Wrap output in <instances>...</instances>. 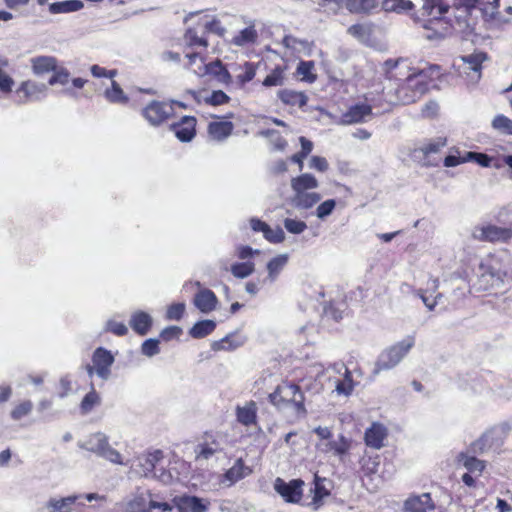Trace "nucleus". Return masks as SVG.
Listing matches in <instances>:
<instances>
[{"label":"nucleus","mask_w":512,"mask_h":512,"mask_svg":"<svg viewBox=\"0 0 512 512\" xmlns=\"http://www.w3.org/2000/svg\"><path fill=\"white\" fill-rule=\"evenodd\" d=\"M386 77L397 82L394 99L391 103L407 105L417 101L429 87L425 70L409 73V65L404 59H388L383 64Z\"/></svg>","instance_id":"f257e3e1"},{"label":"nucleus","mask_w":512,"mask_h":512,"mask_svg":"<svg viewBox=\"0 0 512 512\" xmlns=\"http://www.w3.org/2000/svg\"><path fill=\"white\" fill-rule=\"evenodd\" d=\"M319 186L318 180L310 173H303L291 179V189L293 196L291 204L297 209L307 210L312 208L321 200V195L310 190Z\"/></svg>","instance_id":"f03ea898"},{"label":"nucleus","mask_w":512,"mask_h":512,"mask_svg":"<svg viewBox=\"0 0 512 512\" xmlns=\"http://www.w3.org/2000/svg\"><path fill=\"white\" fill-rule=\"evenodd\" d=\"M372 107L366 103H358L348 108L346 112L333 114L320 110L319 120L323 125H353L365 123L373 117Z\"/></svg>","instance_id":"7ed1b4c3"},{"label":"nucleus","mask_w":512,"mask_h":512,"mask_svg":"<svg viewBox=\"0 0 512 512\" xmlns=\"http://www.w3.org/2000/svg\"><path fill=\"white\" fill-rule=\"evenodd\" d=\"M270 402L279 410L292 408L297 414H305L304 395L296 384L283 382L269 394Z\"/></svg>","instance_id":"20e7f679"},{"label":"nucleus","mask_w":512,"mask_h":512,"mask_svg":"<svg viewBox=\"0 0 512 512\" xmlns=\"http://www.w3.org/2000/svg\"><path fill=\"white\" fill-rule=\"evenodd\" d=\"M162 460L163 452L155 450L138 456L131 464V468L141 477H153L163 483H168L172 479V475L163 468H158Z\"/></svg>","instance_id":"39448f33"},{"label":"nucleus","mask_w":512,"mask_h":512,"mask_svg":"<svg viewBox=\"0 0 512 512\" xmlns=\"http://www.w3.org/2000/svg\"><path fill=\"white\" fill-rule=\"evenodd\" d=\"M173 505L160 494L150 490L137 492L127 502L125 512H172Z\"/></svg>","instance_id":"423d86ee"},{"label":"nucleus","mask_w":512,"mask_h":512,"mask_svg":"<svg viewBox=\"0 0 512 512\" xmlns=\"http://www.w3.org/2000/svg\"><path fill=\"white\" fill-rule=\"evenodd\" d=\"M415 345L414 336H407L403 340L385 349L378 357L373 374L377 375L381 371L390 370L398 365L402 359Z\"/></svg>","instance_id":"0eeeda50"},{"label":"nucleus","mask_w":512,"mask_h":512,"mask_svg":"<svg viewBox=\"0 0 512 512\" xmlns=\"http://www.w3.org/2000/svg\"><path fill=\"white\" fill-rule=\"evenodd\" d=\"M79 446L114 464H128L127 462H123L121 454L110 446L107 435L102 432L91 434L83 443H80Z\"/></svg>","instance_id":"6e6552de"},{"label":"nucleus","mask_w":512,"mask_h":512,"mask_svg":"<svg viewBox=\"0 0 512 512\" xmlns=\"http://www.w3.org/2000/svg\"><path fill=\"white\" fill-rule=\"evenodd\" d=\"M471 236L480 242L508 243L512 239V228L482 223L473 227Z\"/></svg>","instance_id":"1a4fd4ad"},{"label":"nucleus","mask_w":512,"mask_h":512,"mask_svg":"<svg viewBox=\"0 0 512 512\" xmlns=\"http://www.w3.org/2000/svg\"><path fill=\"white\" fill-rule=\"evenodd\" d=\"M186 57L189 60V65L192 66L199 61L197 68L193 69L194 73L203 76L206 74L214 76L218 81L228 83L231 79L230 73L225 68L220 60H216L205 64L201 57L200 52L187 53Z\"/></svg>","instance_id":"9d476101"},{"label":"nucleus","mask_w":512,"mask_h":512,"mask_svg":"<svg viewBox=\"0 0 512 512\" xmlns=\"http://www.w3.org/2000/svg\"><path fill=\"white\" fill-rule=\"evenodd\" d=\"M446 145V138L438 137L431 139L414 149V157L424 167L438 166L441 160L438 154Z\"/></svg>","instance_id":"9b49d317"},{"label":"nucleus","mask_w":512,"mask_h":512,"mask_svg":"<svg viewBox=\"0 0 512 512\" xmlns=\"http://www.w3.org/2000/svg\"><path fill=\"white\" fill-rule=\"evenodd\" d=\"M142 116L152 126H159L175 116L173 104L166 101L153 100L142 110Z\"/></svg>","instance_id":"f8f14e48"},{"label":"nucleus","mask_w":512,"mask_h":512,"mask_svg":"<svg viewBox=\"0 0 512 512\" xmlns=\"http://www.w3.org/2000/svg\"><path fill=\"white\" fill-rule=\"evenodd\" d=\"M304 482L293 479L289 482L277 477L274 481V490L288 503H298L302 498V486Z\"/></svg>","instance_id":"ddd939ff"},{"label":"nucleus","mask_w":512,"mask_h":512,"mask_svg":"<svg viewBox=\"0 0 512 512\" xmlns=\"http://www.w3.org/2000/svg\"><path fill=\"white\" fill-rule=\"evenodd\" d=\"M47 86L35 81H23L16 90L20 103L39 101L46 96Z\"/></svg>","instance_id":"4468645a"},{"label":"nucleus","mask_w":512,"mask_h":512,"mask_svg":"<svg viewBox=\"0 0 512 512\" xmlns=\"http://www.w3.org/2000/svg\"><path fill=\"white\" fill-rule=\"evenodd\" d=\"M439 288V279L430 277L426 288L416 289L413 294L419 297L429 311H433L443 298L442 293H436Z\"/></svg>","instance_id":"2eb2a0df"},{"label":"nucleus","mask_w":512,"mask_h":512,"mask_svg":"<svg viewBox=\"0 0 512 512\" xmlns=\"http://www.w3.org/2000/svg\"><path fill=\"white\" fill-rule=\"evenodd\" d=\"M450 8L447 0H423L422 13L431 17L430 24H441Z\"/></svg>","instance_id":"dca6fc26"},{"label":"nucleus","mask_w":512,"mask_h":512,"mask_svg":"<svg viewBox=\"0 0 512 512\" xmlns=\"http://www.w3.org/2000/svg\"><path fill=\"white\" fill-rule=\"evenodd\" d=\"M92 363L96 366V375L103 380H107L111 375L114 356L109 350L99 347L93 353Z\"/></svg>","instance_id":"f3484780"},{"label":"nucleus","mask_w":512,"mask_h":512,"mask_svg":"<svg viewBox=\"0 0 512 512\" xmlns=\"http://www.w3.org/2000/svg\"><path fill=\"white\" fill-rule=\"evenodd\" d=\"M453 11V18L447 17V21L445 22L448 28H450V32L454 30L464 35H470L474 29V22L471 19L472 12H468L465 10Z\"/></svg>","instance_id":"a211bd4d"},{"label":"nucleus","mask_w":512,"mask_h":512,"mask_svg":"<svg viewBox=\"0 0 512 512\" xmlns=\"http://www.w3.org/2000/svg\"><path fill=\"white\" fill-rule=\"evenodd\" d=\"M185 46L199 52L198 50H206L208 47V40L206 33L203 31L198 22L195 26L190 27L184 34Z\"/></svg>","instance_id":"6ab92c4d"},{"label":"nucleus","mask_w":512,"mask_h":512,"mask_svg":"<svg viewBox=\"0 0 512 512\" xmlns=\"http://www.w3.org/2000/svg\"><path fill=\"white\" fill-rule=\"evenodd\" d=\"M251 474L252 469L249 466L245 465L242 458H238L234 462L233 466L230 467L225 472V474L223 475V479L221 480V483L230 487Z\"/></svg>","instance_id":"aec40b11"},{"label":"nucleus","mask_w":512,"mask_h":512,"mask_svg":"<svg viewBox=\"0 0 512 512\" xmlns=\"http://www.w3.org/2000/svg\"><path fill=\"white\" fill-rule=\"evenodd\" d=\"M498 445L496 431L488 430L469 446L472 454H484Z\"/></svg>","instance_id":"412c9836"},{"label":"nucleus","mask_w":512,"mask_h":512,"mask_svg":"<svg viewBox=\"0 0 512 512\" xmlns=\"http://www.w3.org/2000/svg\"><path fill=\"white\" fill-rule=\"evenodd\" d=\"M222 451L220 442L213 436H206L204 440L195 447L196 459L208 460L216 453Z\"/></svg>","instance_id":"4be33fe9"},{"label":"nucleus","mask_w":512,"mask_h":512,"mask_svg":"<svg viewBox=\"0 0 512 512\" xmlns=\"http://www.w3.org/2000/svg\"><path fill=\"white\" fill-rule=\"evenodd\" d=\"M482 270L480 281L485 282L490 287H501L504 284L506 272L489 264H481Z\"/></svg>","instance_id":"5701e85b"},{"label":"nucleus","mask_w":512,"mask_h":512,"mask_svg":"<svg viewBox=\"0 0 512 512\" xmlns=\"http://www.w3.org/2000/svg\"><path fill=\"white\" fill-rule=\"evenodd\" d=\"M82 498V495L73 494L62 498H50L46 503L48 512H72V506L76 504L77 500Z\"/></svg>","instance_id":"b1692460"},{"label":"nucleus","mask_w":512,"mask_h":512,"mask_svg":"<svg viewBox=\"0 0 512 512\" xmlns=\"http://www.w3.org/2000/svg\"><path fill=\"white\" fill-rule=\"evenodd\" d=\"M434 509V503L429 493L412 496L405 501V510L408 512H427Z\"/></svg>","instance_id":"393cba45"},{"label":"nucleus","mask_w":512,"mask_h":512,"mask_svg":"<svg viewBox=\"0 0 512 512\" xmlns=\"http://www.w3.org/2000/svg\"><path fill=\"white\" fill-rule=\"evenodd\" d=\"M487 59L486 53L476 52L466 56H462L461 60L464 64V72L472 71L474 73L473 78L479 80L481 77L482 63Z\"/></svg>","instance_id":"a878e982"},{"label":"nucleus","mask_w":512,"mask_h":512,"mask_svg":"<svg viewBox=\"0 0 512 512\" xmlns=\"http://www.w3.org/2000/svg\"><path fill=\"white\" fill-rule=\"evenodd\" d=\"M209 502L196 496H184L177 504L179 512H207Z\"/></svg>","instance_id":"bb28decb"},{"label":"nucleus","mask_w":512,"mask_h":512,"mask_svg":"<svg viewBox=\"0 0 512 512\" xmlns=\"http://www.w3.org/2000/svg\"><path fill=\"white\" fill-rule=\"evenodd\" d=\"M386 434V428L383 425L374 423L365 432L366 445L374 449H380L383 446Z\"/></svg>","instance_id":"cd10ccee"},{"label":"nucleus","mask_w":512,"mask_h":512,"mask_svg":"<svg viewBox=\"0 0 512 512\" xmlns=\"http://www.w3.org/2000/svg\"><path fill=\"white\" fill-rule=\"evenodd\" d=\"M30 63L35 75H43L55 70L57 59L53 56H36L30 59Z\"/></svg>","instance_id":"c85d7f7f"},{"label":"nucleus","mask_w":512,"mask_h":512,"mask_svg":"<svg viewBox=\"0 0 512 512\" xmlns=\"http://www.w3.org/2000/svg\"><path fill=\"white\" fill-rule=\"evenodd\" d=\"M194 304L201 312L208 313L215 309L217 298L211 290L204 289L195 295Z\"/></svg>","instance_id":"c756f323"},{"label":"nucleus","mask_w":512,"mask_h":512,"mask_svg":"<svg viewBox=\"0 0 512 512\" xmlns=\"http://www.w3.org/2000/svg\"><path fill=\"white\" fill-rule=\"evenodd\" d=\"M152 325L151 316L143 311L132 314L130 319L131 328L140 335H146Z\"/></svg>","instance_id":"7c9ffc66"},{"label":"nucleus","mask_w":512,"mask_h":512,"mask_svg":"<svg viewBox=\"0 0 512 512\" xmlns=\"http://www.w3.org/2000/svg\"><path fill=\"white\" fill-rule=\"evenodd\" d=\"M476 454H472L469 449L466 452H461L457 456V461L462 463V465L469 472H479L481 473L485 468V462L477 459L475 457Z\"/></svg>","instance_id":"2f4dec72"},{"label":"nucleus","mask_w":512,"mask_h":512,"mask_svg":"<svg viewBox=\"0 0 512 512\" xmlns=\"http://www.w3.org/2000/svg\"><path fill=\"white\" fill-rule=\"evenodd\" d=\"M289 260L288 254H279L267 263L268 280L274 282Z\"/></svg>","instance_id":"473e14b6"},{"label":"nucleus","mask_w":512,"mask_h":512,"mask_svg":"<svg viewBox=\"0 0 512 512\" xmlns=\"http://www.w3.org/2000/svg\"><path fill=\"white\" fill-rule=\"evenodd\" d=\"M244 343V337L237 334H230L221 339L220 341L213 342L212 349L214 351L234 350L237 349L238 347H241Z\"/></svg>","instance_id":"72a5a7b5"},{"label":"nucleus","mask_w":512,"mask_h":512,"mask_svg":"<svg viewBox=\"0 0 512 512\" xmlns=\"http://www.w3.org/2000/svg\"><path fill=\"white\" fill-rule=\"evenodd\" d=\"M83 3L80 0H65L61 2H54L49 5V12L51 14H63L75 12L83 8Z\"/></svg>","instance_id":"f704fd0d"},{"label":"nucleus","mask_w":512,"mask_h":512,"mask_svg":"<svg viewBox=\"0 0 512 512\" xmlns=\"http://www.w3.org/2000/svg\"><path fill=\"white\" fill-rule=\"evenodd\" d=\"M323 482L324 479L315 475L313 489L314 496L311 503L309 504L313 510H318L323 505V499L330 495L329 490L325 488Z\"/></svg>","instance_id":"c9c22d12"},{"label":"nucleus","mask_w":512,"mask_h":512,"mask_svg":"<svg viewBox=\"0 0 512 512\" xmlns=\"http://www.w3.org/2000/svg\"><path fill=\"white\" fill-rule=\"evenodd\" d=\"M279 98L285 104L303 107L307 103V96L303 92L285 89L279 92Z\"/></svg>","instance_id":"e433bc0d"},{"label":"nucleus","mask_w":512,"mask_h":512,"mask_svg":"<svg viewBox=\"0 0 512 512\" xmlns=\"http://www.w3.org/2000/svg\"><path fill=\"white\" fill-rule=\"evenodd\" d=\"M258 39V33L254 26H249L242 29L237 35H235L232 39V43L239 47H244L249 44H253Z\"/></svg>","instance_id":"4c0bfd02"},{"label":"nucleus","mask_w":512,"mask_h":512,"mask_svg":"<svg viewBox=\"0 0 512 512\" xmlns=\"http://www.w3.org/2000/svg\"><path fill=\"white\" fill-rule=\"evenodd\" d=\"M256 411L257 408L254 402H249L243 407H237V420L241 424L249 426L255 423Z\"/></svg>","instance_id":"58836bf2"},{"label":"nucleus","mask_w":512,"mask_h":512,"mask_svg":"<svg viewBox=\"0 0 512 512\" xmlns=\"http://www.w3.org/2000/svg\"><path fill=\"white\" fill-rule=\"evenodd\" d=\"M413 3L409 0H383L381 8L385 12L403 13L412 10Z\"/></svg>","instance_id":"ea45409f"},{"label":"nucleus","mask_w":512,"mask_h":512,"mask_svg":"<svg viewBox=\"0 0 512 512\" xmlns=\"http://www.w3.org/2000/svg\"><path fill=\"white\" fill-rule=\"evenodd\" d=\"M8 65V59L4 56H0V92L4 94L10 93L15 84L14 79L4 71Z\"/></svg>","instance_id":"a19ab883"},{"label":"nucleus","mask_w":512,"mask_h":512,"mask_svg":"<svg viewBox=\"0 0 512 512\" xmlns=\"http://www.w3.org/2000/svg\"><path fill=\"white\" fill-rule=\"evenodd\" d=\"M347 9L352 13H369L378 6L377 0H347Z\"/></svg>","instance_id":"79ce46f5"},{"label":"nucleus","mask_w":512,"mask_h":512,"mask_svg":"<svg viewBox=\"0 0 512 512\" xmlns=\"http://www.w3.org/2000/svg\"><path fill=\"white\" fill-rule=\"evenodd\" d=\"M437 24H430L429 21L427 23L423 24V28L425 30L423 37L426 38L429 41H441L445 39L448 35L451 34L450 28L448 26H445L441 30L436 29L434 26Z\"/></svg>","instance_id":"37998d69"},{"label":"nucleus","mask_w":512,"mask_h":512,"mask_svg":"<svg viewBox=\"0 0 512 512\" xmlns=\"http://www.w3.org/2000/svg\"><path fill=\"white\" fill-rule=\"evenodd\" d=\"M341 368L344 369V378L342 380L335 381V391L339 395L349 396L354 389V382L348 368L345 366H342Z\"/></svg>","instance_id":"c03bdc74"},{"label":"nucleus","mask_w":512,"mask_h":512,"mask_svg":"<svg viewBox=\"0 0 512 512\" xmlns=\"http://www.w3.org/2000/svg\"><path fill=\"white\" fill-rule=\"evenodd\" d=\"M216 327L213 320H203L197 322L190 330V335L193 338L200 339L211 334Z\"/></svg>","instance_id":"a18cd8bd"},{"label":"nucleus","mask_w":512,"mask_h":512,"mask_svg":"<svg viewBox=\"0 0 512 512\" xmlns=\"http://www.w3.org/2000/svg\"><path fill=\"white\" fill-rule=\"evenodd\" d=\"M282 45L294 52H303L310 49V42L306 39H299L292 35H285L282 39Z\"/></svg>","instance_id":"49530a36"},{"label":"nucleus","mask_w":512,"mask_h":512,"mask_svg":"<svg viewBox=\"0 0 512 512\" xmlns=\"http://www.w3.org/2000/svg\"><path fill=\"white\" fill-rule=\"evenodd\" d=\"M324 446L323 451L333 452L335 455L342 456L348 452L350 443L344 436H340L338 441H329Z\"/></svg>","instance_id":"de8ad7c7"},{"label":"nucleus","mask_w":512,"mask_h":512,"mask_svg":"<svg viewBox=\"0 0 512 512\" xmlns=\"http://www.w3.org/2000/svg\"><path fill=\"white\" fill-rule=\"evenodd\" d=\"M105 96L112 103L125 104L128 102V97L116 81H112L111 88L105 91Z\"/></svg>","instance_id":"09e8293b"},{"label":"nucleus","mask_w":512,"mask_h":512,"mask_svg":"<svg viewBox=\"0 0 512 512\" xmlns=\"http://www.w3.org/2000/svg\"><path fill=\"white\" fill-rule=\"evenodd\" d=\"M101 402L99 394L92 389L87 393L81 401L80 409L82 414L90 413L94 407L98 406Z\"/></svg>","instance_id":"8fccbe9b"},{"label":"nucleus","mask_w":512,"mask_h":512,"mask_svg":"<svg viewBox=\"0 0 512 512\" xmlns=\"http://www.w3.org/2000/svg\"><path fill=\"white\" fill-rule=\"evenodd\" d=\"M200 26L203 31L207 33H213L219 37H223L226 33V28L221 24V21L217 18H213L210 21L200 22Z\"/></svg>","instance_id":"3c124183"},{"label":"nucleus","mask_w":512,"mask_h":512,"mask_svg":"<svg viewBox=\"0 0 512 512\" xmlns=\"http://www.w3.org/2000/svg\"><path fill=\"white\" fill-rule=\"evenodd\" d=\"M254 270L255 267L252 262L235 263L231 266L233 276L240 279L250 276Z\"/></svg>","instance_id":"603ef678"},{"label":"nucleus","mask_w":512,"mask_h":512,"mask_svg":"<svg viewBox=\"0 0 512 512\" xmlns=\"http://www.w3.org/2000/svg\"><path fill=\"white\" fill-rule=\"evenodd\" d=\"M259 135L268 138L275 150L282 151L286 147V141L276 133V130H262Z\"/></svg>","instance_id":"864d4df0"},{"label":"nucleus","mask_w":512,"mask_h":512,"mask_svg":"<svg viewBox=\"0 0 512 512\" xmlns=\"http://www.w3.org/2000/svg\"><path fill=\"white\" fill-rule=\"evenodd\" d=\"M70 77V73L66 68H55L53 70V75L50 77L48 83L49 85H65L68 83Z\"/></svg>","instance_id":"5fc2aeb1"},{"label":"nucleus","mask_w":512,"mask_h":512,"mask_svg":"<svg viewBox=\"0 0 512 512\" xmlns=\"http://www.w3.org/2000/svg\"><path fill=\"white\" fill-rule=\"evenodd\" d=\"M285 229L292 234H301L307 229V224L304 221L286 218L284 220Z\"/></svg>","instance_id":"6e6d98bb"},{"label":"nucleus","mask_w":512,"mask_h":512,"mask_svg":"<svg viewBox=\"0 0 512 512\" xmlns=\"http://www.w3.org/2000/svg\"><path fill=\"white\" fill-rule=\"evenodd\" d=\"M263 235L271 243H281L285 240V233L280 227L271 228L268 225Z\"/></svg>","instance_id":"4d7b16f0"},{"label":"nucleus","mask_w":512,"mask_h":512,"mask_svg":"<svg viewBox=\"0 0 512 512\" xmlns=\"http://www.w3.org/2000/svg\"><path fill=\"white\" fill-rule=\"evenodd\" d=\"M33 408V403L30 400H26L18 404L11 412V417L14 420H20L24 416L28 415Z\"/></svg>","instance_id":"13d9d810"},{"label":"nucleus","mask_w":512,"mask_h":512,"mask_svg":"<svg viewBox=\"0 0 512 512\" xmlns=\"http://www.w3.org/2000/svg\"><path fill=\"white\" fill-rule=\"evenodd\" d=\"M283 71L281 68H275L263 81V85L266 87L279 86L283 84Z\"/></svg>","instance_id":"bf43d9fd"},{"label":"nucleus","mask_w":512,"mask_h":512,"mask_svg":"<svg viewBox=\"0 0 512 512\" xmlns=\"http://www.w3.org/2000/svg\"><path fill=\"white\" fill-rule=\"evenodd\" d=\"M336 201L334 199H328L322 202L316 209V216L319 219H324L329 216L335 209Z\"/></svg>","instance_id":"052dcab7"},{"label":"nucleus","mask_w":512,"mask_h":512,"mask_svg":"<svg viewBox=\"0 0 512 512\" xmlns=\"http://www.w3.org/2000/svg\"><path fill=\"white\" fill-rule=\"evenodd\" d=\"M231 130H207V141L210 143H221L229 138Z\"/></svg>","instance_id":"680f3d73"},{"label":"nucleus","mask_w":512,"mask_h":512,"mask_svg":"<svg viewBox=\"0 0 512 512\" xmlns=\"http://www.w3.org/2000/svg\"><path fill=\"white\" fill-rule=\"evenodd\" d=\"M141 351L145 356L152 357L157 355L160 351L159 341L156 339H147L143 342Z\"/></svg>","instance_id":"e2e57ef3"},{"label":"nucleus","mask_w":512,"mask_h":512,"mask_svg":"<svg viewBox=\"0 0 512 512\" xmlns=\"http://www.w3.org/2000/svg\"><path fill=\"white\" fill-rule=\"evenodd\" d=\"M348 33L354 38L363 41L368 37L369 29L363 24H354L348 28Z\"/></svg>","instance_id":"0e129e2a"},{"label":"nucleus","mask_w":512,"mask_h":512,"mask_svg":"<svg viewBox=\"0 0 512 512\" xmlns=\"http://www.w3.org/2000/svg\"><path fill=\"white\" fill-rule=\"evenodd\" d=\"M453 10H465L472 12L480 0H451Z\"/></svg>","instance_id":"69168bd1"},{"label":"nucleus","mask_w":512,"mask_h":512,"mask_svg":"<svg viewBox=\"0 0 512 512\" xmlns=\"http://www.w3.org/2000/svg\"><path fill=\"white\" fill-rule=\"evenodd\" d=\"M106 330L112 332L117 336H124L128 333L127 326L122 322L109 320L106 324Z\"/></svg>","instance_id":"338daca9"},{"label":"nucleus","mask_w":512,"mask_h":512,"mask_svg":"<svg viewBox=\"0 0 512 512\" xmlns=\"http://www.w3.org/2000/svg\"><path fill=\"white\" fill-rule=\"evenodd\" d=\"M184 310L185 305L183 303H176L168 308L166 316L169 320H180Z\"/></svg>","instance_id":"774afa93"}]
</instances>
